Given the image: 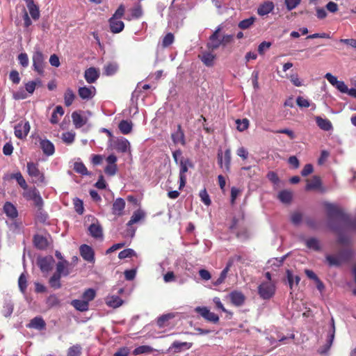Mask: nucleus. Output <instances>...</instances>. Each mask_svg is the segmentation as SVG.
<instances>
[{"label":"nucleus","instance_id":"nucleus-1","mask_svg":"<svg viewBox=\"0 0 356 356\" xmlns=\"http://www.w3.org/2000/svg\"><path fill=\"white\" fill-rule=\"evenodd\" d=\"M327 218H333L335 220H339L343 222L346 228L356 232V218H351L343 210L338 209L336 206L331 204L327 205Z\"/></svg>","mask_w":356,"mask_h":356},{"label":"nucleus","instance_id":"nucleus-2","mask_svg":"<svg viewBox=\"0 0 356 356\" xmlns=\"http://www.w3.org/2000/svg\"><path fill=\"white\" fill-rule=\"evenodd\" d=\"M27 172L32 178L33 182L38 186L46 184L44 175L38 169L37 163L33 162L27 163Z\"/></svg>","mask_w":356,"mask_h":356},{"label":"nucleus","instance_id":"nucleus-3","mask_svg":"<svg viewBox=\"0 0 356 356\" xmlns=\"http://www.w3.org/2000/svg\"><path fill=\"white\" fill-rule=\"evenodd\" d=\"M327 225L330 229L338 234L337 242L343 245L350 243V238L343 233V227L333 218H327Z\"/></svg>","mask_w":356,"mask_h":356},{"label":"nucleus","instance_id":"nucleus-4","mask_svg":"<svg viewBox=\"0 0 356 356\" xmlns=\"http://www.w3.org/2000/svg\"><path fill=\"white\" fill-rule=\"evenodd\" d=\"M111 147L120 153H126L130 152L131 145L129 141L124 138L119 137L115 139H110Z\"/></svg>","mask_w":356,"mask_h":356},{"label":"nucleus","instance_id":"nucleus-5","mask_svg":"<svg viewBox=\"0 0 356 356\" xmlns=\"http://www.w3.org/2000/svg\"><path fill=\"white\" fill-rule=\"evenodd\" d=\"M44 56L42 52L40 50L34 51L32 60H33V69L37 72L39 75H43L44 68L45 65Z\"/></svg>","mask_w":356,"mask_h":356},{"label":"nucleus","instance_id":"nucleus-6","mask_svg":"<svg viewBox=\"0 0 356 356\" xmlns=\"http://www.w3.org/2000/svg\"><path fill=\"white\" fill-rule=\"evenodd\" d=\"M275 293V286L273 284L268 282H262L258 286V293L264 300H269Z\"/></svg>","mask_w":356,"mask_h":356},{"label":"nucleus","instance_id":"nucleus-7","mask_svg":"<svg viewBox=\"0 0 356 356\" xmlns=\"http://www.w3.org/2000/svg\"><path fill=\"white\" fill-rule=\"evenodd\" d=\"M218 163L221 168H223L224 163V170L226 172H229L231 169V150L230 149H227L224 155L222 154V151L221 149L218 150Z\"/></svg>","mask_w":356,"mask_h":356},{"label":"nucleus","instance_id":"nucleus-8","mask_svg":"<svg viewBox=\"0 0 356 356\" xmlns=\"http://www.w3.org/2000/svg\"><path fill=\"white\" fill-rule=\"evenodd\" d=\"M179 188L181 190L185 186L186 182V177L185 173L188 172V167L193 168V164L188 159H184L181 158L179 161Z\"/></svg>","mask_w":356,"mask_h":356},{"label":"nucleus","instance_id":"nucleus-9","mask_svg":"<svg viewBox=\"0 0 356 356\" xmlns=\"http://www.w3.org/2000/svg\"><path fill=\"white\" fill-rule=\"evenodd\" d=\"M36 263L43 273H47L52 270L55 260L52 256L48 255L38 257Z\"/></svg>","mask_w":356,"mask_h":356},{"label":"nucleus","instance_id":"nucleus-10","mask_svg":"<svg viewBox=\"0 0 356 356\" xmlns=\"http://www.w3.org/2000/svg\"><path fill=\"white\" fill-rule=\"evenodd\" d=\"M195 312L209 322L217 323L219 321L218 316L213 312H210L207 307H197L195 308Z\"/></svg>","mask_w":356,"mask_h":356},{"label":"nucleus","instance_id":"nucleus-11","mask_svg":"<svg viewBox=\"0 0 356 356\" xmlns=\"http://www.w3.org/2000/svg\"><path fill=\"white\" fill-rule=\"evenodd\" d=\"M30 124L29 121L22 120L17 123L15 127V136L19 139L25 138L29 131H30Z\"/></svg>","mask_w":356,"mask_h":356},{"label":"nucleus","instance_id":"nucleus-12","mask_svg":"<svg viewBox=\"0 0 356 356\" xmlns=\"http://www.w3.org/2000/svg\"><path fill=\"white\" fill-rule=\"evenodd\" d=\"M79 252L81 256L85 261L89 263L95 262V252L92 247L86 244H83L79 248Z\"/></svg>","mask_w":356,"mask_h":356},{"label":"nucleus","instance_id":"nucleus-13","mask_svg":"<svg viewBox=\"0 0 356 356\" xmlns=\"http://www.w3.org/2000/svg\"><path fill=\"white\" fill-rule=\"evenodd\" d=\"M193 346L192 343L188 342H181L179 341H175L168 348V352H172L174 353H180L184 350L190 349Z\"/></svg>","mask_w":356,"mask_h":356},{"label":"nucleus","instance_id":"nucleus-14","mask_svg":"<svg viewBox=\"0 0 356 356\" xmlns=\"http://www.w3.org/2000/svg\"><path fill=\"white\" fill-rule=\"evenodd\" d=\"M171 138L175 144L181 143L182 145H186L184 131L180 124H177V130L171 134Z\"/></svg>","mask_w":356,"mask_h":356},{"label":"nucleus","instance_id":"nucleus-15","mask_svg":"<svg viewBox=\"0 0 356 356\" xmlns=\"http://www.w3.org/2000/svg\"><path fill=\"white\" fill-rule=\"evenodd\" d=\"M90 235L95 238H103V229L102 225L96 220V222L92 223L88 229Z\"/></svg>","mask_w":356,"mask_h":356},{"label":"nucleus","instance_id":"nucleus-16","mask_svg":"<svg viewBox=\"0 0 356 356\" xmlns=\"http://www.w3.org/2000/svg\"><path fill=\"white\" fill-rule=\"evenodd\" d=\"M96 89L94 86H91L90 88L83 86L80 87L78 90V93L79 97L82 99H90L95 95Z\"/></svg>","mask_w":356,"mask_h":356},{"label":"nucleus","instance_id":"nucleus-17","mask_svg":"<svg viewBox=\"0 0 356 356\" xmlns=\"http://www.w3.org/2000/svg\"><path fill=\"white\" fill-rule=\"evenodd\" d=\"M33 242L35 248L38 250H43L49 246L47 238L40 234H35L33 236Z\"/></svg>","mask_w":356,"mask_h":356},{"label":"nucleus","instance_id":"nucleus-18","mask_svg":"<svg viewBox=\"0 0 356 356\" xmlns=\"http://www.w3.org/2000/svg\"><path fill=\"white\" fill-rule=\"evenodd\" d=\"M99 76V71L94 67H90L84 72V78L88 83H95Z\"/></svg>","mask_w":356,"mask_h":356},{"label":"nucleus","instance_id":"nucleus-19","mask_svg":"<svg viewBox=\"0 0 356 356\" xmlns=\"http://www.w3.org/2000/svg\"><path fill=\"white\" fill-rule=\"evenodd\" d=\"M229 297L232 303L236 307H240L245 302V297L241 291H232L230 293Z\"/></svg>","mask_w":356,"mask_h":356},{"label":"nucleus","instance_id":"nucleus-20","mask_svg":"<svg viewBox=\"0 0 356 356\" xmlns=\"http://www.w3.org/2000/svg\"><path fill=\"white\" fill-rule=\"evenodd\" d=\"M125 207V201L123 198L118 197L117 198L113 204L112 207V213L115 216H121L122 215L123 210Z\"/></svg>","mask_w":356,"mask_h":356},{"label":"nucleus","instance_id":"nucleus-21","mask_svg":"<svg viewBox=\"0 0 356 356\" xmlns=\"http://www.w3.org/2000/svg\"><path fill=\"white\" fill-rule=\"evenodd\" d=\"M286 280L291 290L293 289L294 286H298L300 281V277L298 275H294L293 271L290 269L286 270Z\"/></svg>","mask_w":356,"mask_h":356},{"label":"nucleus","instance_id":"nucleus-22","mask_svg":"<svg viewBox=\"0 0 356 356\" xmlns=\"http://www.w3.org/2000/svg\"><path fill=\"white\" fill-rule=\"evenodd\" d=\"M31 17L37 20L40 17L39 7L34 3L33 0H24Z\"/></svg>","mask_w":356,"mask_h":356},{"label":"nucleus","instance_id":"nucleus-23","mask_svg":"<svg viewBox=\"0 0 356 356\" xmlns=\"http://www.w3.org/2000/svg\"><path fill=\"white\" fill-rule=\"evenodd\" d=\"M40 145V148L45 155L51 156L54 154L55 147L54 144L50 140L47 139L41 140Z\"/></svg>","mask_w":356,"mask_h":356},{"label":"nucleus","instance_id":"nucleus-24","mask_svg":"<svg viewBox=\"0 0 356 356\" xmlns=\"http://www.w3.org/2000/svg\"><path fill=\"white\" fill-rule=\"evenodd\" d=\"M110 30L113 33H119L124 28V24L122 21L114 18H110L108 20Z\"/></svg>","mask_w":356,"mask_h":356},{"label":"nucleus","instance_id":"nucleus-25","mask_svg":"<svg viewBox=\"0 0 356 356\" xmlns=\"http://www.w3.org/2000/svg\"><path fill=\"white\" fill-rule=\"evenodd\" d=\"M27 327L38 330H42L46 327V323L41 316H36L31 320Z\"/></svg>","mask_w":356,"mask_h":356},{"label":"nucleus","instance_id":"nucleus-26","mask_svg":"<svg viewBox=\"0 0 356 356\" xmlns=\"http://www.w3.org/2000/svg\"><path fill=\"white\" fill-rule=\"evenodd\" d=\"M274 7L275 6L273 2L265 1L259 6L257 9V13L260 16H264L272 12L274 9Z\"/></svg>","mask_w":356,"mask_h":356},{"label":"nucleus","instance_id":"nucleus-27","mask_svg":"<svg viewBox=\"0 0 356 356\" xmlns=\"http://www.w3.org/2000/svg\"><path fill=\"white\" fill-rule=\"evenodd\" d=\"M199 58L207 67H212L214 65L216 56L211 52L205 51L198 56Z\"/></svg>","mask_w":356,"mask_h":356},{"label":"nucleus","instance_id":"nucleus-28","mask_svg":"<svg viewBox=\"0 0 356 356\" xmlns=\"http://www.w3.org/2000/svg\"><path fill=\"white\" fill-rule=\"evenodd\" d=\"M69 262L67 260L59 261L56 264V270L54 273L60 276H67L70 274V271L67 268Z\"/></svg>","mask_w":356,"mask_h":356},{"label":"nucleus","instance_id":"nucleus-29","mask_svg":"<svg viewBox=\"0 0 356 356\" xmlns=\"http://www.w3.org/2000/svg\"><path fill=\"white\" fill-rule=\"evenodd\" d=\"M3 211L6 215L11 219H15L18 216L16 207L10 202H6L4 204Z\"/></svg>","mask_w":356,"mask_h":356},{"label":"nucleus","instance_id":"nucleus-30","mask_svg":"<svg viewBox=\"0 0 356 356\" xmlns=\"http://www.w3.org/2000/svg\"><path fill=\"white\" fill-rule=\"evenodd\" d=\"M124 301L118 296H108L106 298V305L112 308H118L123 304Z\"/></svg>","mask_w":356,"mask_h":356},{"label":"nucleus","instance_id":"nucleus-31","mask_svg":"<svg viewBox=\"0 0 356 356\" xmlns=\"http://www.w3.org/2000/svg\"><path fill=\"white\" fill-rule=\"evenodd\" d=\"M72 122L76 129L82 127L87 122V118H83L78 111L72 113Z\"/></svg>","mask_w":356,"mask_h":356},{"label":"nucleus","instance_id":"nucleus-32","mask_svg":"<svg viewBox=\"0 0 356 356\" xmlns=\"http://www.w3.org/2000/svg\"><path fill=\"white\" fill-rule=\"evenodd\" d=\"M316 122L318 127L323 131H327L332 129L331 122L326 118H322L320 116H317L316 117Z\"/></svg>","mask_w":356,"mask_h":356},{"label":"nucleus","instance_id":"nucleus-33","mask_svg":"<svg viewBox=\"0 0 356 356\" xmlns=\"http://www.w3.org/2000/svg\"><path fill=\"white\" fill-rule=\"evenodd\" d=\"M120 132L123 134H129L132 131L133 123L130 120H122L118 124Z\"/></svg>","mask_w":356,"mask_h":356},{"label":"nucleus","instance_id":"nucleus-34","mask_svg":"<svg viewBox=\"0 0 356 356\" xmlns=\"http://www.w3.org/2000/svg\"><path fill=\"white\" fill-rule=\"evenodd\" d=\"M71 305L78 311L79 312H86L88 310L89 304L87 303V301L81 300H73L71 302Z\"/></svg>","mask_w":356,"mask_h":356},{"label":"nucleus","instance_id":"nucleus-35","mask_svg":"<svg viewBox=\"0 0 356 356\" xmlns=\"http://www.w3.org/2000/svg\"><path fill=\"white\" fill-rule=\"evenodd\" d=\"M322 185L321 179L320 177L315 175L312 177V180L310 183H307L305 186L306 191L316 190L321 188Z\"/></svg>","mask_w":356,"mask_h":356},{"label":"nucleus","instance_id":"nucleus-36","mask_svg":"<svg viewBox=\"0 0 356 356\" xmlns=\"http://www.w3.org/2000/svg\"><path fill=\"white\" fill-rule=\"evenodd\" d=\"M334 339V337H333L332 336L327 335L325 344H324L323 346L318 348V350H317L318 353L320 354L321 355H326L332 345Z\"/></svg>","mask_w":356,"mask_h":356},{"label":"nucleus","instance_id":"nucleus-37","mask_svg":"<svg viewBox=\"0 0 356 356\" xmlns=\"http://www.w3.org/2000/svg\"><path fill=\"white\" fill-rule=\"evenodd\" d=\"M306 246L314 251H320L321 249L319 241L314 237L309 238L305 241Z\"/></svg>","mask_w":356,"mask_h":356},{"label":"nucleus","instance_id":"nucleus-38","mask_svg":"<svg viewBox=\"0 0 356 356\" xmlns=\"http://www.w3.org/2000/svg\"><path fill=\"white\" fill-rule=\"evenodd\" d=\"M118 70V65L116 63H108L104 67V74L106 76L115 74Z\"/></svg>","mask_w":356,"mask_h":356},{"label":"nucleus","instance_id":"nucleus-39","mask_svg":"<svg viewBox=\"0 0 356 356\" xmlns=\"http://www.w3.org/2000/svg\"><path fill=\"white\" fill-rule=\"evenodd\" d=\"M353 252L349 249H343L340 250L337 256L342 264L348 262L352 257Z\"/></svg>","mask_w":356,"mask_h":356},{"label":"nucleus","instance_id":"nucleus-40","mask_svg":"<svg viewBox=\"0 0 356 356\" xmlns=\"http://www.w3.org/2000/svg\"><path fill=\"white\" fill-rule=\"evenodd\" d=\"M278 199L284 204H289L292 200V193L289 191L282 190L278 193Z\"/></svg>","mask_w":356,"mask_h":356},{"label":"nucleus","instance_id":"nucleus-41","mask_svg":"<svg viewBox=\"0 0 356 356\" xmlns=\"http://www.w3.org/2000/svg\"><path fill=\"white\" fill-rule=\"evenodd\" d=\"M145 216V213L143 211L140 209H138L136 211L134 212L133 215L131 216L130 220H129L127 225H131L133 224H135L138 222L141 219L144 218Z\"/></svg>","mask_w":356,"mask_h":356},{"label":"nucleus","instance_id":"nucleus-42","mask_svg":"<svg viewBox=\"0 0 356 356\" xmlns=\"http://www.w3.org/2000/svg\"><path fill=\"white\" fill-rule=\"evenodd\" d=\"M10 178L15 179L17 181V184L19 185V186L24 190L28 189V185L26 182V180L24 179L20 172L12 174L10 175Z\"/></svg>","mask_w":356,"mask_h":356},{"label":"nucleus","instance_id":"nucleus-43","mask_svg":"<svg viewBox=\"0 0 356 356\" xmlns=\"http://www.w3.org/2000/svg\"><path fill=\"white\" fill-rule=\"evenodd\" d=\"M58 114L60 116L64 114V109L61 106H57L51 114L50 122L52 124H56L58 122Z\"/></svg>","mask_w":356,"mask_h":356},{"label":"nucleus","instance_id":"nucleus-44","mask_svg":"<svg viewBox=\"0 0 356 356\" xmlns=\"http://www.w3.org/2000/svg\"><path fill=\"white\" fill-rule=\"evenodd\" d=\"M62 276L54 273L53 275L49 278V284L54 289H58L61 287L60 278Z\"/></svg>","mask_w":356,"mask_h":356},{"label":"nucleus","instance_id":"nucleus-45","mask_svg":"<svg viewBox=\"0 0 356 356\" xmlns=\"http://www.w3.org/2000/svg\"><path fill=\"white\" fill-rule=\"evenodd\" d=\"M153 351H154V348L152 347L147 346V345H143V346H140L136 348L133 351V354L134 355H141V354L151 353Z\"/></svg>","mask_w":356,"mask_h":356},{"label":"nucleus","instance_id":"nucleus-46","mask_svg":"<svg viewBox=\"0 0 356 356\" xmlns=\"http://www.w3.org/2000/svg\"><path fill=\"white\" fill-rule=\"evenodd\" d=\"M325 259L330 266L339 267L343 264L340 259H339L337 254H327L325 257Z\"/></svg>","mask_w":356,"mask_h":356},{"label":"nucleus","instance_id":"nucleus-47","mask_svg":"<svg viewBox=\"0 0 356 356\" xmlns=\"http://www.w3.org/2000/svg\"><path fill=\"white\" fill-rule=\"evenodd\" d=\"M75 98V95L72 89L67 88L64 95L65 105L70 106L72 105Z\"/></svg>","mask_w":356,"mask_h":356},{"label":"nucleus","instance_id":"nucleus-48","mask_svg":"<svg viewBox=\"0 0 356 356\" xmlns=\"http://www.w3.org/2000/svg\"><path fill=\"white\" fill-rule=\"evenodd\" d=\"M74 170L76 172L81 174V175H90V172L82 162H75L74 164Z\"/></svg>","mask_w":356,"mask_h":356},{"label":"nucleus","instance_id":"nucleus-49","mask_svg":"<svg viewBox=\"0 0 356 356\" xmlns=\"http://www.w3.org/2000/svg\"><path fill=\"white\" fill-rule=\"evenodd\" d=\"M14 305L10 300L5 301L3 307L2 313L5 317H9L13 312Z\"/></svg>","mask_w":356,"mask_h":356},{"label":"nucleus","instance_id":"nucleus-50","mask_svg":"<svg viewBox=\"0 0 356 356\" xmlns=\"http://www.w3.org/2000/svg\"><path fill=\"white\" fill-rule=\"evenodd\" d=\"M255 19L256 18L254 17H250L245 19L238 23V26L243 30L249 29L254 24Z\"/></svg>","mask_w":356,"mask_h":356},{"label":"nucleus","instance_id":"nucleus-51","mask_svg":"<svg viewBox=\"0 0 356 356\" xmlns=\"http://www.w3.org/2000/svg\"><path fill=\"white\" fill-rule=\"evenodd\" d=\"M96 296V291L93 289H86L83 293L82 294V299L85 301H87V303L89 304V302L92 300Z\"/></svg>","mask_w":356,"mask_h":356},{"label":"nucleus","instance_id":"nucleus-52","mask_svg":"<svg viewBox=\"0 0 356 356\" xmlns=\"http://www.w3.org/2000/svg\"><path fill=\"white\" fill-rule=\"evenodd\" d=\"M136 255V252L131 248H127L122 250L118 254V257L120 259L126 258H131Z\"/></svg>","mask_w":356,"mask_h":356},{"label":"nucleus","instance_id":"nucleus-53","mask_svg":"<svg viewBox=\"0 0 356 356\" xmlns=\"http://www.w3.org/2000/svg\"><path fill=\"white\" fill-rule=\"evenodd\" d=\"M39 194V191L35 187H33L24 192L23 196L28 200H32Z\"/></svg>","mask_w":356,"mask_h":356},{"label":"nucleus","instance_id":"nucleus-54","mask_svg":"<svg viewBox=\"0 0 356 356\" xmlns=\"http://www.w3.org/2000/svg\"><path fill=\"white\" fill-rule=\"evenodd\" d=\"M236 129L239 131H243L248 128L249 120L247 118L243 120L238 119L236 120Z\"/></svg>","mask_w":356,"mask_h":356},{"label":"nucleus","instance_id":"nucleus-55","mask_svg":"<svg viewBox=\"0 0 356 356\" xmlns=\"http://www.w3.org/2000/svg\"><path fill=\"white\" fill-rule=\"evenodd\" d=\"M81 347L79 344L74 345L68 348L67 356H80L81 354Z\"/></svg>","mask_w":356,"mask_h":356},{"label":"nucleus","instance_id":"nucleus-56","mask_svg":"<svg viewBox=\"0 0 356 356\" xmlns=\"http://www.w3.org/2000/svg\"><path fill=\"white\" fill-rule=\"evenodd\" d=\"M18 286L21 292L25 293L27 288V280L24 273H22L18 279Z\"/></svg>","mask_w":356,"mask_h":356},{"label":"nucleus","instance_id":"nucleus-57","mask_svg":"<svg viewBox=\"0 0 356 356\" xmlns=\"http://www.w3.org/2000/svg\"><path fill=\"white\" fill-rule=\"evenodd\" d=\"M27 97V93L22 88H20L18 90L13 92V98L15 100L25 99Z\"/></svg>","mask_w":356,"mask_h":356},{"label":"nucleus","instance_id":"nucleus-58","mask_svg":"<svg viewBox=\"0 0 356 356\" xmlns=\"http://www.w3.org/2000/svg\"><path fill=\"white\" fill-rule=\"evenodd\" d=\"M37 218L39 222L44 224L47 223L49 218L48 213L42 209H37Z\"/></svg>","mask_w":356,"mask_h":356},{"label":"nucleus","instance_id":"nucleus-59","mask_svg":"<svg viewBox=\"0 0 356 356\" xmlns=\"http://www.w3.org/2000/svg\"><path fill=\"white\" fill-rule=\"evenodd\" d=\"M173 315L172 314H163L159 316L157 319L156 323L159 327H163L165 326V323L166 321L172 318Z\"/></svg>","mask_w":356,"mask_h":356},{"label":"nucleus","instance_id":"nucleus-60","mask_svg":"<svg viewBox=\"0 0 356 356\" xmlns=\"http://www.w3.org/2000/svg\"><path fill=\"white\" fill-rule=\"evenodd\" d=\"M73 203H74V207L75 211L79 214H82L83 213V210H84L83 201L78 197H75L73 200Z\"/></svg>","mask_w":356,"mask_h":356},{"label":"nucleus","instance_id":"nucleus-61","mask_svg":"<svg viewBox=\"0 0 356 356\" xmlns=\"http://www.w3.org/2000/svg\"><path fill=\"white\" fill-rule=\"evenodd\" d=\"M201 201L207 206H209L211 204V199L209 197V195L206 190V188H204L203 190H201L200 191L199 194Z\"/></svg>","mask_w":356,"mask_h":356},{"label":"nucleus","instance_id":"nucleus-62","mask_svg":"<svg viewBox=\"0 0 356 356\" xmlns=\"http://www.w3.org/2000/svg\"><path fill=\"white\" fill-rule=\"evenodd\" d=\"M175 40L174 35L172 33H167L162 41V45L163 47H168L171 45Z\"/></svg>","mask_w":356,"mask_h":356},{"label":"nucleus","instance_id":"nucleus-63","mask_svg":"<svg viewBox=\"0 0 356 356\" xmlns=\"http://www.w3.org/2000/svg\"><path fill=\"white\" fill-rule=\"evenodd\" d=\"M75 138V134L72 132H65L62 134V140L67 144H72Z\"/></svg>","mask_w":356,"mask_h":356},{"label":"nucleus","instance_id":"nucleus-64","mask_svg":"<svg viewBox=\"0 0 356 356\" xmlns=\"http://www.w3.org/2000/svg\"><path fill=\"white\" fill-rule=\"evenodd\" d=\"M17 59L19 61V63L23 67H27L29 65V57L26 53H21L18 55Z\"/></svg>","mask_w":356,"mask_h":356}]
</instances>
